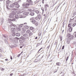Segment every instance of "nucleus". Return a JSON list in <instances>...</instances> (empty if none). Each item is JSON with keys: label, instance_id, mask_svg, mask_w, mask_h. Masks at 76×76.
<instances>
[{"label": "nucleus", "instance_id": "obj_14", "mask_svg": "<svg viewBox=\"0 0 76 76\" xmlns=\"http://www.w3.org/2000/svg\"><path fill=\"white\" fill-rule=\"evenodd\" d=\"M10 25L11 26H15V25L12 24V23H10Z\"/></svg>", "mask_w": 76, "mask_h": 76}, {"label": "nucleus", "instance_id": "obj_62", "mask_svg": "<svg viewBox=\"0 0 76 76\" xmlns=\"http://www.w3.org/2000/svg\"><path fill=\"white\" fill-rule=\"evenodd\" d=\"M26 23H24V25H26Z\"/></svg>", "mask_w": 76, "mask_h": 76}, {"label": "nucleus", "instance_id": "obj_5", "mask_svg": "<svg viewBox=\"0 0 76 76\" xmlns=\"http://www.w3.org/2000/svg\"><path fill=\"white\" fill-rule=\"evenodd\" d=\"M32 18H31L30 19V20H31V22H32V23H33L34 24L35 23V20H32Z\"/></svg>", "mask_w": 76, "mask_h": 76}, {"label": "nucleus", "instance_id": "obj_38", "mask_svg": "<svg viewBox=\"0 0 76 76\" xmlns=\"http://www.w3.org/2000/svg\"><path fill=\"white\" fill-rule=\"evenodd\" d=\"M19 28H22V26L20 25L19 26Z\"/></svg>", "mask_w": 76, "mask_h": 76}, {"label": "nucleus", "instance_id": "obj_9", "mask_svg": "<svg viewBox=\"0 0 76 76\" xmlns=\"http://www.w3.org/2000/svg\"><path fill=\"white\" fill-rule=\"evenodd\" d=\"M15 35L17 37H20V34L18 32L17 33L15 34Z\"/></svg>", "mask_w": 76, "mask_h": 76}, {"label": "nucleus", "instance_id": "obj_40", "mask_svg": "<svg viewBox=\"0 0 76 76\" xmlns=\"http://www.w3.org/2000/svg\"><path fill=\"white\" fill-rule=\"evenodd\" d=\"M49 48H50V46H48L46 48L48 50V49H49Z\"/></svg>", "mask_w": 76, "mask_h": 76}, {"label": "nucleus", "instance_id": "obj_50", "mask_svg": "<svg viewBox=\"0 0 76 76\" xmlns=\"http://www.w3.org/2000/svg\"><path fill=\"white\" fill-rule=\"evenodd\" d=\"M10 59H11V60H12V56H11L10 57Z\"/></svg>", "mask_w": 76, "mask_h": 76}, {"label": "nucleus", "instance_id": "obj_39", "mask_svg": "<svg viewBox=\"0 0 76 76\" xmlns=\"http://www.w3.org/2000/svg\"><path fill=\"white\" fill-rule=\"evenodd\" d=\"M14 47H15V46H14V45H12V46H10V47H11V48H12Z\"/></svg>", "mask_w": 76, "mask_h": 76}, {"label": "nucleus", "instance_id": "obj_58", "mask_svg": "<svg viewBox=\"0 0 76 76\" xmlns=\"http://www.w3.org/2000/svg\"><path fill=\"white\" fill-rule=\"evenodd\" d=\"M44 0H43V1H42V3H44Z\"/></svg>", "mask_w": 76, "mask_h": 76}, {"label": "nucleus", "instance_id": "obj_49", "mask_svg": "<svg viewBox=\"0 0 76 76\" xmlns=\"http://www.w3.org/2000/svg\"><path fill=\"white\" fill-rule=\"evenodd\" d=\"M55 45H57V42H55Z\"/></svg>", "mask_w": 76, "mask_h": 76}, {"label": "nucleus", "instance_id": "obj_54", "mask_svg": "<svg viewBox=\"0 0 76 76\" xmlns=\"http://www.w3.org/2000/svg\"><path fill=\"white\" fill-rule=\"evenodd\" d=\"M28 14H29V12H26V15H28Z\"/></svg>", "mask_w": 76, "mask_h": 76}, {"label": "nucleus", "instance_id": "obj_27", "mask_svg": "<svg viewBox=\"0 0 76 76\" xmlns=\"http://www.w3.org/2000/svg\"><path fill=\"white\" fill-rule=\"evenodd\" d=\"M23 51L20 54L18 55V57H19V56H20V54H22V53H23Z\"/></svg>", "mask_w": 76, "mask_h": 76}, {"label": "nucleus", "instance_id": "obj_28", "mask_svg": "<svg viewBox=\"0 0 76 76\" xmlns=\"http://www.w3.org/2000/svg\"><path fill=\"white\" fill-rule=\"evenodd\" d=\"M19 16L20 18H23V16L22 15H19Z\"/></svg>", "mask_w": 76, "mask_h": 76}, {"label": "nucleus", "instance_id": "obj_13", "mask_svg": "<svg viewBox=\"0 0 76 76\" xmlns=\"http://www.w3.org/2000/svg\"><path fill=\"white\" fill-rule=\"evenodd\" d=\"M15 19H18L19 18V16L18 15H15Z\"/></svg>", "mask_w": 76, "mask_h": 76}, {"label": "nucleus", "instance_id": "obj_4", "mask_svg": "<svg viewBox=\"0 0 76 76\" xmlns=\"http://www.w3.org/2000/svg\"><path fill=\"white\" fill-rule=\"evenodd\" d=\"M15 16V15L12 14H10L9 16V17L10 18H13V16Z\"/></svg>", "mask_w": 76, "mask_h": 76}, {"label": "nucleus", "instance_id": "obj_47", "mask_svg": "<svg viewBox=\"0 0 76 76\" xmlns=\"http://www.w3.org/2000/svg\"><path fill=\"white\" fill-rule=\"evenodd\" d=\"M41 49H42V48H41L38 51V52H39V51H40V50H41Z\"/></svg>", "mask_w": 76, "mask_h": 76}, {"label": "nucleus", "instance_id": "obj_57", "mask_svg": "<svg viewBox=\"0 0 76 76\" xmlns=\"http://www.w3.org/2000/svg\"><path fill=\"white\" fill-rule=\"evenodd\" d=\"M38 39V37H36L35 38V39Z\"/></svg>", "mask_w": 76, "mask_h": 76}, {"label": "nucleus", "instance_id": "obj_19", "mask_svg": "<svg viewBox=\"0 0 76 76\" xmlns=\"http://www.w3.org/2000/svg\"><path fill=\"white\" fill-rule=\"evenodd\" d=\"M19 7H20V6L19 5V4L15 5V7H16V8H19Z\"/></svg>", "mask_w": 76, "mask_h": 76}, {"label": "nucleus", "instance_id": "obj_23", "mask_svg": "<svg viewBox=\"0 0 76 76\" xmlns=\"http://www.w3.org/2000/svg\"><path fill=\"white\" fill-rule=\"evenodd\" d=\"M32 35H33V33L32 32H30L29 34V36H32Z\"/></svg>", "mask_w": 76, "mask_h": 76}, {"label": "nucleus", "instance_id": "obj_36", "mask_svg": "<svg viewBox=\"0 0 76 76\" xmlns=\"http://www.w3.org/2000/svg\"><path fill=\"white\" fill-rule=\"evenodd\" d=\"M17 29L18 30V31H20V28H17Z\"/></svg>", "mask_w": 76, "mask_h": 76}, {"label": "nucleus", "instance_id": "obj_52", "mask_svg": "<svg viewBox=\"0 0 76 76\" xmlns=\"http://www.w3.org/2000/svg\"><path fill=\"white\" fill-rule=\"evenodd\" d=\"M7 9H8V10H9L10 9H9V7H7Z\"/></svg>", "mask_w": 76, "mask_h": 76}, {"label": "nucleus", "instance_id": "obj_25", "mask_svg": "<svg viewBox=\"0 0 76 76\" xmlns=\"http://www.w3.org/2000/svg\"><path fill=\"white\" fill-rule=\"evenodd\" d=\"M25 28L26 29H28L29 28V27L28 26H25Z\"/></svg>", "mask_w": 76, "mask_h": 76}, {"label": "nucleus", "instance_id": "obj_20", "mask_svg": "<svg viewBox=\"0 0 76 76\" xmlns=\"http://www.w3.org/2000/svg\"><path fill=\"white\" fill-rule=\"evenodd\" d=\"M11 31H13V32H15V28H11Z\"/></svg>", "mask_w": 76, "mask_h": 76}, {"label": "nucleus", "instance_id": "obj_56", "mask_svg": "<svg viewBox=\"0 0 76 76\" xmlns=\"http://www.w3.org/2000/svg\"><path fill=\"white\" fill-rule=\"evenodd\" d=\"M5 61H7L8 60V59H6L5 60Z\"/></svg>", "mask_w": 76, "mask_h": 76}, {"label": "nucleus", "instance_id": "obj_11", "mask_svg": "<svg viewBox=\"0 0 76 76\" xmlns=\"http://www.w3.org/2000/svg\"><path fill=\"white\" fill-rule=\"evenodd\" d=\"M34 12L35 13H37V14H38V13H39V11H38V10H34Z\"/></svg>", "mask_w": 76, "mask_h": 76}, {"label": "nucleus", "instance_id": "obj_12", "mask_svg": "<svg viewBox=\"0 0 76 76\" xmlns=\"http://www.w3.org/2000/svg\"><path fill=\"white\" fill-rule=\"evenodd\" d=\"M34 15H35V14H34V12H31L30 13V15H31V16H34Z\"/></svg>", "mask_w": 76, "mask_h": 76}, {"label": "nucleus", "instance_id": "obj_30", "mask_svg": "<svg viewBox=\"0 0 76 76\" xmlns=\"http://www.w3.org/2000/svg\"><path fill=\"white\" fill-rule=\"evenodd\" d=\"M7 4H9L10 3V1L9 0L7 1H6Z\"/></svg>", "mask_w": 76, "mask_h": 76}, {"label": "nucleus", "instance_id": "obj_60", "mask_svg": "<svg viewBox=\"0 0 76 76\" xmlns=\"http://www.w3.org/2000/svg\"><path fill=\"white\" fill-rule=\"evenodd\" d=\"M12 36H14L15 35V34H13L12 35Z\"/></svg>", "mask_w": 76, "mask_h": 76}, {"label": "nucleus", "instance_id": "obj_53", "mask_svg": "<svg viewBox=\"0 0 76 76\" xmlns=\"http://www.w3.org/2000/svg\"><path fill=\"white\" fill-rule=\"evenodd\" d=\"M13 73H11L10 74V76H12L13 75Z\"/></svg>", "mask_w": 76, "mask_h": 76}, {"label": "nucleus", "instance_id": "obj_24", "mask_svg": "<svg viewBox=\"0 0 76 76\" xmlns=\"http://www.w3.org/2000/svg\"><path fill=\"white\" fill-rule=\"evenodd\" d=\"M56 64L57 66H60V63L59 62L57 63H56Z\"/></svg>", "mask_w": 76, "mask_h": 76}, {"label": "nucleus", "instance_id": "obj_64", "mask_svg": "<svg viewBox=\"0 0 76 76\" xmlns=\"http://www.w3.org/2000/svg\"><path fill=\"white\" fill-rule=\"evenodd\" d=\"M3 0H0V1H3Z\"/></svg>", "mask_w": 76, "mask_h": 76}, {"label": "nucleus", "instance_id": "obj_8", "mask_svg": "<svg viewBox=\"0 0 76 76\" xmlns=\"http://www.w3.org/2000/svg\"><path fill=\"white\" fill-rule=\"evenodd\" d=\"M20 39H23V40H25V39H26L27 38V37H25L23 36H21L20 38Z\"/></svg>", "mask_w": 76, "mask_h": 76}, {"label": "nucleus", "instance_id": "obj_51", "mask_svg": "<svg viewBox=\"0 0 76 76\" xmlns=\"http://www.w3.org/2000/svg\"><path fill=\"white\" fill-rule=\"evenodd\" d=\"M60 39H62V37L60 36Z\"/></svg>", "mask_w": 76, "mask_h": 76}, {"label": "nucleus", "instance_id": "obj_48", "mask_svg": "<svg viewBox=\"0 0 76 76\" xmlns=\"http://www.w3.org/2000/svg\"><path fill=\"white\" fill-rule=\"evenodd\" d=\"M72 60H73V58H71V61H72Z\"/></svg>", "mask_w": 76, "mask_h": 76}, {"label": "nucleus", "instance_id": "obj_3", "mask_svg": "<svg viewBox=\"0 0 76 76\" xmlns=\"http://www.w3.org/2000/svg\"><path fill=\"white\" fill-rule=\"evenodd\" d=\"M29 4H28V3H26V4H23V7L24 8H27L28 6H29Z\"/></svg>", "mask_w": 76, "mask_h": 76}, {"label": "nucleus", "instance_id": "obj_61", "mask_svg": "<svg viewBox=\"0 0 76 76\" xmlns=\"http://www.w3.org/2000/svg\"><path fill=\"white\" fill-rule=\"evenodd\" d=\"M47 16H46L45 17V19H46V17Z\"/></svg>", "mask_w": 76, "mask_h": 76}, {"label": "nucleus", "instance_id": "obj_43", "mask_svg": "<svg viewBox=\"0 0 76 76\" xmlns=\"http://www.w3.org/2000/svg\"><path fill=\"white\" fill-rule=\"evenodd\" d=\"M23 15H26V13L25 12V13H23Z\"/></svg>", "mask_w": 76, "mask_h": 76}, {"label": "nucleus", "instance_id": "obj_41", "mask_svg": "<svg viewBox=\"0 0 76 76\" xmlns=\"http://www.w3.org/2000/svg\"><path fill=\"white\" fill-rule=\"evenodd\" d=\"M45 7H49V6H48V5L47 4L45 5Z\"/></svg>", "mask_w": 76, "mask_h": 76}, {"label": "nucleus", "instance_id": "obj_26", "mask_svg": "<svg viewBox=\"0 0 76 76\" xmlns=\"http://www.w3.org/2000/svg\"><path fill=\"white\" fill-rule=\"evenodd\" d=\"M34 29V27H31L30 28V30H33V29Z\"/></svg>", "mask_w": 76, "mask_h": 76}, {"label": "nucleus", "instance_id": "obj_44", "mask_svg": "<svg viewBox=\"0 0 76 76\" xmlns=\"http://www.w3.org/2000/svg\"><path fill=\"white\" fill-rule=\"evenodd\" d=\"M64 46H63L62 48V50H64Z\"/></svg>", "mask_w": 76, "mask_h": 76}, {"label": "nucleus", "instance_id": "obj_34", "mask_svg": "<svg viewBox=\"0 0 76 76\" xmlns=\"http://www.w3.org/2000/svg\"><path fill=\"white\" fill-rule=\"evenodd\" d=\"M69 59V56H67V57H66V62H67V60H68V59Z\"/></svg>", "mask_w": 76, "mask_h": 76}, {"label": "nucleus", "instance_id": "obj_18", "mask_svg": "<svg viewBox=\"0 0 76 76\" xmlns=\"http://www.w3.org/2000/svg\"><path fill=\"white\" fill-rule=\"evenodd\" d=\"M27 1L28 3H32V2L31 0H27Z\"/></svg>", "mask_w": 76, "mask_h": 76}, {"label": "nucleus", "instance_id": "obj_46", "mask_svg": "<svg viewBox=\"0 0 76 76\" xmlns=\"http://www.w3.org/2000/svg\"><path fill=\"white\" fill-rule=\"evenodd\" d=\"M41 9L42 10H44V8L42 7L41 8Z\"/></svg>", "mask_w": 76, "mask_h": 76}, {"label": "nucleus", "instance_id": "obj_21", "mask_svg": "<svg viewBox=\"0 0 76 76\" xmlns=\"http://www.w3.org/2000/svg\"><path fill=\"white\" fill-rule=\"evenodd\" d=\"M30 32H31V31H30V30H28L26 31V33L27 34H29Z\"/></svg>", "mask_w": 76, "mask_h": 76}, {"label": "nucleus", "instance_id": "obj_29", "mask_svg": "<svg viewBox=\"0 0 76 76\" xmlns=\"http://www.w3.org/2000/svg\"><path fill=\"white\" fill-rule=\"evenodd\" d=\"M35 24L36 26H38V22H36Z\"/></svg>", "mask_w": 76, "mask_h": 76}, {"label": "nucleus", "instance_id": "obj_42", "mask_svg": "<svg viewBox=\"0 0 76 76\" xmlns=\"http://www.w3.org/2000/svg\"><path fill=\"white\" fill-rule=\"evenodd\" d=\"M36 60H34V62L36 63V62H38V61L37 60V61H36Z\"/></svg>", "mask_w": 76, "mask_h": 76}, {"label": "nucleus", "instance_id": "obj_32", "mask_svg": "<svg viewBox=\"0 0 76 76\" xmlns=\"http://www.w3.org/2000/svg\"><path fill=\"white\" fill-rule=\"evenodd\" d=\"M39 37L41 36V33L39 32L38 34Z\"/></svg>", "mask_w": 76, "mask_h": 76}, {"label": "nucleus", "instance_id": "obj_2", "mask_svg": "<svg viewBox=\"0 0 76 76\" xmlns=\"http://www.w3.org/2000/svg\"><path fill=\"white\" fill-rule=\"evenodd\" d=\"M68 39L69 40H71L73 39V36L71 35V34H69L68 35Z\"/></svg>", "mask_w": 76, "mask_h": 76}, {"label": "nucleus", "instance_id": "obj_63", "mask_svg": "<svg viewBox=\"0 0 76 76\" xmlns=\"http://www.w3.org/2000/svg\"><path fill=\"white\" fill-rule=\"evenodd\" d=\"M45 14H44L43 15V16H45Z\"/></svg>", "mask_w": 76, "mask_h": 76}, {"label": "nucleus", "instance_id": "obj_15", "mask_svg": "<svg viewBox=\"0 0 76 76\" xmlns=\"http://www.w3.org/2000/svg\"><path fill=\"white\" fill-rule=\"evenodd\" d=\"M34 9L33 10V8H31L30 9H28V10L30 12H34Z\"/></svg>", "mask_w": 76, "mask_h": 76}, {"label": "nucleus", "instance_id": "obj_35", "mask_svg": "<svg viewBox=\"0 0 76 76\" xmlns=\"http://www.w3.org/2000/svg\"><path fill=\"white\" fill-rule=\"evenodd\" d=\"M72 26V25L70 24H69L68 26L69 28H70V27H71V26Z\"/></svg>", "mask_w": 76, "mask_h": 76}, {"label": "nucleus", "instance_id": "obj_45", "mask_svg": "<svg viewBox=\"0 0 76 76\" xmlns=\"http://www.w3.org/2000/svg\"><path fill=\"white\" fill-rule=\"evenodd\" d=\"M4 70V68H2L1 69V71H3Z\"/></svg>", "mask_w": 76, "mask_h": 76}, {"label": "nucleus", "instance_id": "obj_10", "mask_svg": "<svg viewBox=\"0 0 76 76\" xmlns=\"http://www.w3.org/2000/svg\"><path fill=\"white\" fill-rule=\"evenodd\" d=\"M10 20V21H12L13 22H14V21H15L16 20V19H8V21H9Z\"/></svg>", "mask_w": 76, "mask_h": 76}, {"label": "nucleus", "instance_id": "obj_16", "mask_svg": "<svg viewBox=\"0 0 76 76\" xmlns=\"http://www.w3.org/2000/svg\"><path fill=\"white\" fill-rule=\"evenodd\" d=\"M70 27L69 28V32H72V29H73V28H72V27Z\"/></svg>", "mask_w": 76, "mask_h": 76}, {"label": "nucleus", "instance_id": "obj_1", "mask_svg": "<svg viewBox=\"0 0 76 76\" xmlns=\"http://www.w3.org/2000/svg\"><path fill=\"white\" fill-rule=\"evenodd\" d=\"M4 41L5 43L6 44H8L9 42H8V36L7 35H4Z\"/></svg>", "mask_w": 76, "mask_h": 76}, {"label": "nucleus", "instance_id": "obj_22", "mask_svg": "<svg viewBox=\"0 0 76 76\" xmlns=\"http://www.w3.org/2000/svg\"><path fill=\"white\" fill-rule=\"evenodd\" d=\"M13 4H14V5H15V6L18 5V2H15L14 3H13Z\"/></svg>", "mask_w": 76, "mask_h": 76}, {"label": "nucleus", "instance_id": "obj_6", "mask_svg": "<svg viewBox=\"0 0 76 76\" xmlns=\"http://www.w3.org/2000/svg\"><path fill=\"white\" fill-rule=\"evenodd\" d=\"M22 36H23V37H25V38H26L27 37H28V34H23L22 35Z\"/></svg>", "mask_w": 76, "mask_h": 76}, {"label": "nucleus", "instance_id": "obj_33", "mask_svg": "<svg viewBox=\"0 0 76 76\" xmlns=\"http://www.w3.org/2000/svg\"><path fill=\"white\" fill-rule=\"evenodd\" d=\"M45 11H47V7H45Z\"/></svg>", "mask_w": 76, "mask_h": 76}, {"label": "nucleus", "instance_id": "obj_55", "mask_svg": "<svg viewBox=\"0 0 76 76\" xmlns=\"http://www.w3.org/2000/svg\"><path fill=\"white\" fill-rule=\"evenodd\" d=\"M55 71H55L54 73H56V72H57V70H55Z\"/></svg>", "mask_w": 76, "mask_h": 76}, {"label": "nucleus", "instance_id": "obj_59", "mask_svg": "<svg viewBox=\"0 0 76 76\" xmlns=\"http://www.w3.org/2000/svg\"><path fill=\"white\" fill-rule=\"evenodd\" d=\"M42 13H44V10H42Z\"/></svg>", "mask_w": 76, "mask_h": 76}, {"label": "nucleus", "instance_id": "obj_31", "mask_svg": "<svg viewBox=\"0 0 76 76\" xmlns=\"http://www.w3.org/2000/svg\"><path fill=\"white\" fill-rule=\"evenodd\" d=\"M4 23V20L3 19L1 21V24H3Z\"/></svg>", "mask_w": 76, "mask_h": 76}, {"label": "nucleus", "instance_id": "obj_7", "mask_svg": "<svg viewBox=\"0 0 76 76\" xmlns=\"http://www.w3.org/2000/svg\"><path fill=\"white\" fill-rule=\"evenodd\" d=\"M10 7L11 8H13V7H15V5H14V4H10Z\"/></svg>", "mask_w": 76, "mask_h": 76}, {"label": "nucleus", "instance_id": "obj_17", "mask_svg": "<svg viewBox=\"0 0 76 76\" xmlns=\"http://www.w3.org/2000/svg\"><path fill=\"white\" fill-rule=\"evenodd\" d=\"M38 18L39 19H41V15H39L38 16Z\"/></svg>", "mask_w": 76, "mask_h": 76}, {"label": "nucleus", "instance_id": "obj_37", "mask_svg": "<svg viewBox=\"0 0 76 76\" xmlns=\"http://www.w3.org/2000/svg\"><path fill=\"white\" fill-rule=\"evenodd\" d=\"M76 26V23H75L73 24L72 26L73 27L74 26Z\"/></svg>", "mask_w": 76, "mask_h": 76}]
</instances>
